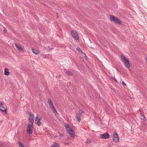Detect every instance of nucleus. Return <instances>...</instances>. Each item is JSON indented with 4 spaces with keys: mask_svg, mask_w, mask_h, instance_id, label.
<instances>
[{
    "mask_svg": "<svg viewBox=\"0 0 147 147\" xmlns=\"http://www.w3.org/2000/svg\"><path fill=\"white\" fill-rule=\"evenodd\" d=\"M121 61L123 63L125 66L129 69L130 67L129 61L127 59L126 57L123 55H121Z\"/></svg>",
    "mask_w": 147,
    "mask_h": 147,
    "instance_id": "f257e3e1",
    "label": "nucleus"
},
{
    "mask_svg": "<svg viewBox=\"0 0 147 147\" xmlns=\"http://www.w3.org/2000/svg\"><path fill=\"white\" fill-rule=\"evenodd\" d=\"M110 17L111 21L114 22L119 24H121V22L120 20L117 18L115 17L114 16L112 15H110Z\"/></svg>",
    "mask_w": 147,
    "mask_h": 147,
    "instance_id": "f03ea898",
    "label": "nucleus"
},
{
    "mask_svg": "<svg viewBox=\"0 0 147 147\" xmlns=\"http://www.w3.org/2000/svg\"><path fill=\"white\" fill-rule=\"evenodd\" d=\"M71 34L73 38L77 42L79 41V36L75 30H72L71 31Z\"/></svg>",
    "mask_w": 147,
    "mask_h": 147,
    "instance_id": "7ed1b4c3",
    "label": "nucleus"
},
{
    "mask_svg": "<svg viewBox=\"0 0 147 147\" xmlns=\"http://www.w3.org/2000/svg\"><path fill=\"white\" fill-rule=\"evenodd\" d=\"M0 109L4 113H7V107L1 102H0Z\"/></svg>",
    "mask_w": 147,
    "mask_h": 147,
    "instance_id": "20e7f679",
    "label": "nucleus"
},
{
    "mask_svg": "<svg viewBox=\"0 0 147 147\" xmlns=\"http://www.w3.org/2000/svg\"><path fill=\"white\" fill-rule=\"evenodd\" d=\"M33 129V125L32 124H28L27 128V132L28 134L30 135L32 132Z\"/></svg>",
    "mask_w": 147,
    "mask_h": 147,
    "instance_id": "39448f33",
    "label": "nucleus"
},
{
    "mask_svg": "<svg viewBox=\"0 0 147 147\" xmlns=\"http://www.w3.org/2000/svg\"><path fill=\"white\" fill-rule=\"evenodd\" d=\"M113 140L115 142H117L119 141V138L116 132H114L113 136Z\"/></svg>",
    "mask_w": 147,
    "mask_h": 147,
    "instance_id": "423d86ee",
    "label": "nucleus"
},
{
    "mask_svg": "<svg viewBox=\"0 0 147 147\" xmlns=\"http://www.w3.org/2000/svg\"><path fill=\"white\" fill-rule=\"evenodd\" d=\"M110 136L108 133H105L99 135V138L102 139H108L109 138Z\"/></svg>",
    "mask_w": 147,
    "mask_h": 147,
    "instance_id": "0eeeda50",
    "label": "nucleus"
},
{
    "mask_svg": "<svg viewBox=\"0 0 147 147\" xmlns=\"http://www.w3.org/2000/svg\"><path fill=\"white\" fill-rule=\"evenodd\" d=\"M68 131H67V133L71 137H74L75 136V132L71 128L70 129H68Z\"/></svg>",
    "mask_w": 147,
    "mask_h": 147,
    "instance_id": "6e6552de",
    "label": "nucleus"
},
{
    "mask_svg": "<svg viewBox=\"0 0 147 147\" xmlns=\"http://www.w3.org/2000/svg\"><path fill=\"white\" fill-rule=\"evenodd\" d=\"M34 119L35 117L33 114L30 113L29 114L28 119L31 124H32L34 122Z\"/></svg>",
    "mask_w": 147,
    "mask_h": 147,
    "instance_id": "1a4fd4ad",
    "label": "nucleus"
},
{
    "mask_svg": "<svg viewBox=\"0 0 147 147\" xmlns=\"http://www.w3.org/2000/svg\"><path fill=\"white\" fill-rule=\"evenodd\" d=\"M76 118L78 120V122H79L81 120V115H80V114H78V113H77L76 114Z\"/></svg>",
    "mask_w": 147,
    "mask_h": 147,
    "instance_id": "9d476101",
    "label": "nucleus"
},
{
    "mask_svg": "<svg viewBox=\"0 0 147 147\" xmlns=\"http://www.w3.org/2000/svg\"><path fill=\"white\" fill-rule=\"evenodd\" d=\"M15 45L16 48L19 51H23V49L22 48V47L20 45H18L16 43H15Z\"/></svg>",
    "mask_w": 147,
    "mask_h": 147,
    "instance_id": "9b49d317",
    "label": "nucleus"
},
{
    "mask_svg": "<svg viewBox=\"0 0 147 147\" xmlns=\"http://www.w3.org/2000/svg\"><path fill=\"white\" fill-rule=\"evenodd\" d=\"M63 71L65 72H66V73L68 75H69L70 76H72L73 75L72 72H71L70 71L66 69H63Z\"/></svg>",
    "mask_w": 147,
    "mask_h": 147,
    "instance_id": "f8f14e48",
    "label": "nucleus"
},
{
    "mask_svg": "<svg viewBox=\"0 0 147 147\" xmlns=\"http://www.w3.org/2000/svg\"><path fill=\"white\" fill-rule=\"evenodd\" d=\"M50 108L52 109V111L54 113H57V112L54 107L53 105H52L51 106H50Z\"/></svg>",
    "mask_w": 147,
    "mask_h": 147,
    "instance_id": "ddd939ff",
    "label": "nucleus"
},
{
    "mask_svg": "<svg viewBox=\"0 0 147 147\" xmlns=\"http://www.w3.org/2000/svg\"><path fill=\"white\" fill-rule=\"evenodd\" d=\"M10 72L9 71L8 69L5 68L4 69V74L5 75L8 76L9 75Z\"/></svg>",
    "mask_w": 147,
    "mask_h": 147,
    "instance_id": "4468645a",
    "label": "nucleus"
},
{
    "mask_svg": "<svg viewBox=\"0 0 147 147\" xmlns=\"http://www.w3.org/2000/svg\"><path fill=\"white\" fill-rule=\"evenodd\" d=\"M51 147H60V145L58 143L55 142L51 145Z\"/></svg>",
    "mask_w": 147,
    "mask_h": 147,
    "instance_id": "2eb2a0df",
    "label": "nucleus"
},
{
    "mask_svg": "<svg viewBox=\"0 0 147 147\" xmlns=\"http://www.w3.org/2000/svg\"><path fill=\"white\" fill-rule=\"evenodd\" d=\"M32 51L33 53L36 55H37L39 53V51L36 50L35 49H32Z\"/></svg>",
    "mask_w": 147,
    "mask_h": 147,
    "instance_id": "dca6fc26",
    "label": "nucleus"
},
{
    "mask_svg": "<svg viewBox=\"0 0 147 147\" xmlns=\"http://www.w3.org/2000/svg\"><path fill=\"white\" fill-rule=\"evenodd\" d=\"M140 115L141 119L143 120H146V118L144 116V115L141 113H140Z\"/></svg>",
    "mask_w": 147,
    "mask_h": 147,
    "instance_id": "f3484780",
    "label": "nucleus"
},
{
    "mask_svg": "<svg viewBox=\"0 0 147 147\" xmlns=\"http://www.w3.org/2000/svg\"><path fill=\"white\" fill-rule=\"evenodd\" d=\"M48 102L49 104V106H51L53 105V103L50 99L49 98L48 99Z\"/></svg>",
    "mask_w": 147,
    "mask_h": 147,
    "instance_id": "a211bd4d",
    "label": "nucleus"
},
{
    "mask_svg": "<svg viewBox=\"0 0 147 147\" xmlns=\"http://www.w3.org/2000/svg\"><path fill=\"white\" fill-rule=\"evenodd\" d=\"M65 127H66L67 131H68V129H70L71 128L70 127H69V125L67 123H66L65 124Z\"/></svg>",
    "mask_w": 147,
    "mask_h": 147,
    "instance_id": "6ab92c4d",
    "label": "nucleus"
},
{
    "mask_svg": "<svg viewBox=\"0 0 147 147\" xmlns=\"http://www.w3.org/2000/svg\"><path fill=\"white\" fill-rule=\"evenodd\" d=\"M41 117H40L39 116H38L37 115L36 117L35 121H38V120H41Z\"/></svg>",
    "mask_w": 147,
    "mask_h": 147,
    "instance_id": "aec40b11",
    "label": "nucleus"
},
{
    "mask_svg": "<svg viewBox=\"0 0 147 147\" xmlns=\"http://www.w3.org/2000/svg\"><path fill=\"white\" fill-rule=\"evenodd\" d=\"M40 120H38V121H35L36 122V124L38 126L40 125L41 124V122L40 121Z\"/></svg>",
    "mask_w": 147,
    "mask_h": 147,
    "instance_id": "412c9836",
    "label": "nucleus"
},
{
    "mask_svg": "<svg viewBox=\"0 0 147 147\" xmlns=\"http://www.w3.org/2000/svg\"><path fill=\"white\" fill-rule=\"evenodd\" d=\"M76 49L77 50H78L79 52H80L81 53H82V54H83V53H84V55H86V54H85V53H84L82 51H81V50L80 49V48L79 47H77V48H76Z\"/></svg>",
    "mask_w": 147,
    "mask_h": 147,
    "instance_id": "4be33fe9",
    "label": "nucleus"
},
{
    "mask_svg": "<svg viewBox=\"0 0 147 147\" xmlns=\"http://www.w3.org/2000/svg\"><path fill=\"white\" fill-rule=\"evenodd\" d=\"M18 144L19 145V146L20 147H24V145L20 142H18Z\"/></svg>",
    "mask_w": 147,
    "mask_h": 147,
    "instance_id": "5701e85b",
    "label": "nucleus"
},
{
    "mask_svg": "<svg viewBox=\"0 0 147 147\" xmlns=\"http://www.w3.org/2000/svg\"><path fill=\"white\" fill-rule=\"evenodd\" d=\"M79 113H78V114H80V115H81V114L83 113H84V111L81 110H79Z\"/></svg>",
    "mask_w": 147,
    "mask_h": 147,
    "instance_id": "b1692460",
    "label": "nucleus"
},
{
    "mask_svg": "<svg viewBox=\"0 0 147 147\" xmlns=\"http://www.w3.org/2000/svg\"><path fill=\"white\" fill-rule=\"evenodd\" d=\"M86 142L87 143H90L91 142V141L90 140H87Z\"/></svg>",
    "mask_w": 147,
    "mask_h": 147,
    "instance_id": "393cba45",
    "label": "nucleus"
},
{
    "mask_svg": "<svg viewBox=\"0 0 147 147\" xmlns=\"http://www.w3.org/2000/svg\"><path fill=\"white\" fill-rule=\"evenodd\" d=\"M58 133H59V136H60V137H62V136H63V135L61 134L59 132Z\"/></svg>",
    "mask_w": 147,
    "mask_h": 147,
    "instance_id": "a878e982",
    "label": "nucleus"
},
{
    "mask_svg": "<svg viewBox=\"0 0 147 147\" xmlns=\"http://www.w3.org/2000/svg\"><path fill=\"white\" fill-rule=\"evenodd\" d=\"M122 84H123V85H125V86H126V84H125V83L124 82H123H123H122Z\"/></svg>",
    "mask_w": 147,
    "mask_h": 147,
    "instance_id": "bb28decb",
    "label": "nucleus"
},
{
    "mask_svg": "<svg viewBox=\"0 0 147 147\" xmlns=\"http://www.w3.org/2000/svg\"><path fill=\"white\" fill-rule=\"evenodd\" d=\"M113 78L114 79V80L117 83H118V82L115 79V78Z\"/></svg>",
    "mask_w": 147,
    "mask_h": 147,
    "instance_id": "cd10ccee",
    "label": "nucleus"
},
{
    "mask_svg": "<svg viewBox=\"0 0 147 147\" xmlns=\"http://www.w3.org/2000/svg\"><path fill=\"white\" fill-rule=\"evenodd\" d=\"M3 144H0V147H3Z\"/></svg>",
    "mask_w": 147,
    "mask_h": 147,
    "instance_id": "c85d7f7f",
    "label": "nucleus"
},
{
    "mask_svg": "<svg viewBox=\"0 0 147 147\" xmlns=\"http://www.w3.org/2000/svg\"><path fill=\"white\" fill-rule=\"evenodd\" d=\"M3 32L4 33H6L7 32V30H4Z\"/></svg>",
    "mask_w": 147,
    "mask_h": 147,
    "instance_id": "c756f323",
    "label": "nucleus"
},
{
    "mask_svg": "<svg viewBox=\"0 0 147 147\" xmlns=\"http://www.w3.org/2000/svg\"><path fill=\"white\" fill-rule=\"evenodd\" d=\"M65 144L66 145H69V143H67V142L65 143Z\"/></svg>",
    "mask_w": 147,
    "mask_h": 147,
    "instance_id": "7c9ffc66",
    "label": "nucleus"
},
{
    "mask_svg": "<svg viewBox=\"0 0 147 147\" xmlns=\"http://www.w3.org/2000/svg\"><path fill=\"white\" fill-rule=\"evenodd\" d=\"M146 60L147 61V56H146Z\"/></svg>",
    "mask_w": 147,
    "mask_h": 147,
    "instance_id": "2f4dec72",
    "label": "nucleus"
},
{
    "mask_svg": "<svg viewBox=\"0 0 147 147\" xmlns=\"http://www.w3.org/2000/svg\"><path fill=\"white\" fill-rule=\"evenodd\" d=\"M50 49H53V48H50Z\"/></svg>",
    "mask_w": 147,
    "mask_h": 147,
    "instance_id": "473e14b6",
    "label": "nucleus"
}]
</instances>
